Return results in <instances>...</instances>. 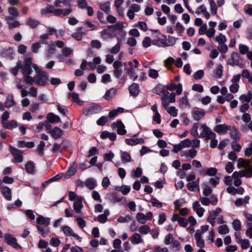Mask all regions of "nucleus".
Here are the masks:
<instances>
[{
    "label": "nucleus",
    "instance_id": "f257e3e1",
    "mask_svg": "<svg viewBox=\"0 0 252 252\" xmlns=\"http://www.w3.org/2000/svg\"><path fill=\"white\" fill-rule=\"evenodd\" d=\"M35 63H32V58L31 57H27L24 59L23 63L21 61H18L17 62V66L21 70L23 75L24 82L26 84L31 83L32 81V77L30 75L32 72V67L33 65Z\"/></svg>",
    "mask_w": 252,
    "mask_h": 252
},
{
    "label": "nucleus",
    "instance_id": "f03ea898",
    "mask_svg": "<svg viewBox=\"0 0 252 252\" xmlns=\"http://www.w3.org/2000/svg\"><path fill=\"white\" fill-rule=\"evenodd\" d=\"M191 134L194 137L205 138L206 139H211L215 135V133L205 124L199 126L198 123H195L193 125L190 130Z\"/></svg>",
    "mask_w": 252,
    "mask_h": 252
},
{
    "label": "nucleus",
    "instance_id": "7ed1b4c3",
    "mask_svg": "<svg viewBox=\"0 0 252 252\" xmlns=\"http://www.w3.org/2000/svg\"><path fill=\"white\" fill-rule=\"evenodd\" d=\"M33 68L34 69L36 75L34 77H32V82L29 83V85H32L35 83L36 85L40 86H45L48 84L49 81L48 73L43 71L36 64L33 65Z\"/></svg>",
    "mask_w": 252,
    "mask_h": 252
},
{
    "label": "nucleus",
    "instance_id": "20e7f679",
    "mask_svg": "<svg viewBox=\"0 0 252 252\" xmlns=\"http://www.w3.org/2000/svg\"><path fill=\"white\" fill-rule=\"evenodd\" d=\"M102 110L101 107L95 104L86 106L83 110V114L87 116L97 114Z\"/></svg>",
    "mask_w": 252,
    "mask_h": 252
},
{
    "label": "nucleus",
    "instance_id": "39448f33",
    "mask_svg": "<svg viewBox=\"0 0 252 252\" xmlns=\"http://www.w3.org/2000/svg\"><path fill=\"white\" fill-rule=\"evenodd\" d=\"M168 92H164V94L161 97L162 105L163 108H166L169 105V103H173L175 101V94L171 93L169 96H168Z\"/></svg>",
    "mask_w": 252,
    "mask_h": 252
},
{
    "label": "nucleus",
    "instance_id": "423d86ee",
    "mask_svg": "<svg viewBox=\"0 0 252 252\" xmlns=\"http://www.w3.org/2000/svg\"><path fill=\"white\" fill-rule=\"evenodd\" d=\"M111 127L113 129L117 128V132L119 135H124L126 133V130L125 128V126L121 121L113 122L111 124Z\"/></svg>",
    "mask_w": 252,
    "mask_h": 252
},
{
    "label": "nucleus",
    "instance_id": "0eeeda50",
    "mask_svg": "<svg viewBox=\"0 0 252 252\" xmlns=\"http://www.w3.org/2000/svg\"><path fill=\"white\" fill-rule=\"evenodd\" d=\"M9 149L12 154L16 162H22L23 160V152L21 150L16 149L11 145L9 146Z\"/></svg>",
    "mask_w": 252,
    "mask_h": 252
},
{
    "label": "nucleus",
    "instance_id": "6e6552de",
    "mask_svg": "<svg viewBox=\"0 0 252 252\" xmlns=\"http://www.w3.org/2000/svg\"><path fill=\"white\" fill-rule=\"evenodd\" d=\"M4 20L7 25L8 28L10 30L19 28L21 26L20 22L16 20L13 17L5 16Z\"/></svg>",
    "mask_w": 252,
    "mask_h": 252
},
{
    "label": "nucleus",
    "instance_id": "1a4fd4ad",
    "mask_svg": "<svg viewBox=\"0 0 252 252\" xmlns=\"http://www.w3.org/2000/svg\"><path fill=\"white\" fill-rule=\"evenodd\" d=\"M153 217L152 212H149L145 215L142 213H138L136 214L137 220L141 224H144L147 220H151Z\"/></svg>",
    "mask_w": 252,
    "mask_h": 252
},
{
    "label": "nucleus",
    "instance_id": "9d476101",
    "mask_svg": "<svg viewBox=\"0 0 252 252\" xmlns=\"http://www.w3.org/2000/svg\"><path fill=\"white\" fill-rule=\"evenodd\" d=\"M68 198L70 201H74L73 204L74 211L76 213H79V198L77 194L74 192L70 191L68 192Z\"/></svg>",
    "mask_w": 252,
    "mask_h": 252
},
{
    "label": "nucleus",
    "instance_id": "9b49d317",
    "mask_svg": "<svg viewBox=\"0 0 252 252\" xmlns=\"http://www.w3.org/2000/svg\"><path fill=\"white\" fill-rule=\"evenodd\" d=\"M205 115V111L202 109L194 108L191 112V116L194 120L198 121Z\"/></svg>",
    "mask_w": 252,
    "mask_h": 252
},
{
    "label": "nucleus",
    "instance_id": "f8f14e48",
    "mask_svg": "<svg viewBox=\"0 0 252 252\" xmlns=\"http://www.w3.org/2000/svg\"><path fill=\"white\" fill-rule=\"evenodd\" d=\"M197 153V151L193 148L188 150H184L180 152L181 157H184L187 159H191L194 158Z\"/></svg>",
    "mask_w": 252,
    "mask_h": 252
},
{
    "label": "nucleus",
    "instance_id": "ddd939ff",
    "mask_svg": "<svg viewBox=\"0 0 252 252\" xmlns=\"http://www.w3.org/2000/svg\"><path fill=\"white\" fill-rule=\"evenodd\" d=\"M192 209L199 217H202L205 212V209L201 206L199 202L197 201L192 203Z\"/></svg>",
    "mask_w": 252,
    "mask_h": 252
},
{
    "label": "nucleus",
    "instance_id": "4468645a",
    "mask_svg": "<svg viewBox=\"0 0 252 252\" xmlns=\"http://www.w3.org/2000/svg\"><path fill=\"white\" fill-rule=\"evenodd\" d=\"M230 126L224 124H220L216 126L214 130L218 133L225 134L230 129Z\"/></svg>",
    "mask_w": 252,
    "mask_h": 252
},
{
    "label": "nucleus",
    "instance_id": "2eb2a0df",
    "mask_svg": "<svg viewBox=\"0 0 252 252\" xmlns=\"http://www.w3.org/2000/svg\"><path fill=\"white\" fill-rule=\"evenodd\" d=\"M5 241L9 245L12 246L14 248L20 247L17 243V240L15 238L13 237L11 235L7 234L4 235Z\"/></svg>",
    "mask_w": 252,
    "mask_h": 252
},
{
    "label": "nucleus",
    "instance_id": "dca6fc26",
    "mask_svg": "<svg viewBox=\"0 0 252 252\" xmlns=\"http://www.w3.org/2000/svg\"><path fill=\"white\" fill-rule=\"evenodd\" d=\"M130 240L132 244L137 245L144 242L141 236L138 233H134L130 238Z\"/></svg>",
    "mask_w": 252,
    "mask_h": 252
},
{
    "label": "nucleus",
    "instance_id": "f3484780",
    "mask_svg": "<svg viewBox=\"0 0 252 252\" xmlns=\"http://www.w3.org/2000/svg\"><path fill=\"white\" fill-rule=\"evenodd\" d=\"M36 222L40 225H43L47 227L50 223V219L48 217H44L43 216H40L36 218Z\"/></svg>",
    "mask_w": 252,
    "mask_h": 252
},
{
    "label": "nucleus",
    "instance_id": "a211bd4d",
    "mask_svg": "<svg viewBox=\"0 0 252 252\" xmlns=\"http://www.w3.org/2000/svg\"><path fill=\"white\" fill-rule=\"evenodd\" d=\"M120 158L123 163H129L132 161L130 154L126 151L120 152Z\"/></svg>",
    "mask_w": 252,
    "mask_h": 252
},
{
    "label": "nucleus",
    "instance_id": "6ab92c4d",
    "mask_svg": "<svg viewBox=\"0 0 252 252\" xmlns=\"http://www.w3.org/2000/svg\"><path fill=\"white\" fill-rule=\"evenodd\" d=\"M77 163H73L67 172L64 174V178L68 179L73 175L77 170Z\"/></svg>",
    "mask_w": 252,
    "mask_h": 252
},
{
    "label": "nucleus",
    "instance_id": "aec40b11",
    "mask_svg": "<svg viewBox=\"0 0 252 252\" xmlns=\"http://www.w3.org/2000/svg\"><path fill=\"white\" fill-rule=\"evenodd\" d=\"M125 142L128 145L133 146L142 144L144 143V140L143 138H127L126 139Z\"/></svg>",
    "mask_w": 252,
    "mask_h": 252
},
{
    "label": "nucleus",
    "instance_id": "412c9836",
    "mask_svg": "<svg viewBox=\"0 0 252 252\" xmlns=\"http://www.w3.org/2000/svg\"><path fill=\"white\" fill-rule=\"evenodd\" d=\"M16 102L14 100L13 95H8L6 97V99L4 102V107L7 108L15 106Z\"/></svg>",
    "mask_w": 252,
    "mask_h": 252
},
{
    "label": "nucleus",
    "instance_id": "4be33fe9",
    "mask_svg": "<svg viewBox=\"0 0 252 252\" xmlns=\"http://www.w3.org/2000/svg\"><path fill=\"white\" fill-rule=\"evenodd\" d=\"M1 192L6 200H11L12 199L11 190L9 188L7 187H2Z\"/></svg>",
    "mask_w": 252,
    "mask_h": 252
},
{
    "label": "nucleus",
    "instance_id": "5701e85b",
    "mask_svg": "<svg viewBox=\"0 0 252 252\" xmlns=\"http://www.w3.org/2000/svg\"><path fill=\"white\" fill-rule=\"evenodd\" d=\"M25 24L31 28L34 29L40 25V22L38 20L29 18L26 20Z\"/></svg>",
    "mask_w": 252,
    "mask_h": 252
},
{
    "label": "nucleus",
    "instance_id": "b1692460",
    "mask_svg": "<svg viewBox=\"0 0 252 252\" xmlns=\"http://www.w3.org/2000/svg\"><path fill=\"white\" fill-rule=\"evenodd\" d=\"M229 130L230 131V135L232 138L235 141L239 140L240 134L234 126H230V129H229Z\"/></svg>",
    "mask_w": 252,
    "mask_h": 252
},
{
    "label": "nucleus",
    "instance_id": "393cba45",
    "mask_svg": "<svg viewBox=\"0 0 252 252\" xmlns=\"http://www.w3.org/2000/svg\"><path fill=\"white\" fill-rule=\"evenodd\" d=\"M240 177H246L247 178H251L252 177V166L248 167L246 170H242L239 172Z\"/></svg>",
    "mask_w": 252,
    "mask_h": 252
},
{
    "label": "nucleus",
    "instance_id": "a878e982",
    "mask_svg": "<svg viewBox=\"0 0 252 252\" xmlns=\"http://www.w3.org/2000/svg\"><path fill=\"white\" fill-rule=\"evenodd\" d=\"M86 7L87 13L89 16H91L94 14V10L91 6H87V2L85 0H80V8H84Z\"/></svg>",
    "mask_w": 252,
    "mask_h": 252
},
{
    "label": "nucleus",
    "instance_id": "bb28decb",
    "mask_svg": "<svg viewBox=\"0 0 252 252\" xmlns=\"http://www.w3.org/2000/svg\"><path fill=\"white\" fill-rule=\"evenodd\" d=\"M129 94L133 96L137 95L139 93V86L137 84L133 83L129 87Z\"/></svg>",
    "mask_w": 252,
    "mask_h": 252
},
{
    "label": "nucleus",
    "instance_id": "cd10ccee",
    "mask_svg": "<svg viewBox=\"0 0 252 252\" xmlns=\"http://www.w3.org/2000/svg\"><path fill=\"white\" fill-rule=\"evenodd\" d=\"M3 126L8 129H12L14 128L17 127L18 124L15 120H11L10 121L3 122Z\"/></svg>",
    "mask_w": 252,
    "mask_h": 252
},
{
    "label": "nucleus",
    "instance_id": "c85d7f7f",
    "mask_svg": "<svg viewBox=\"0 0 252 252\" xmlns=\"http://www.w3.org/2000/svg\"><path fill=\"white\" fill-rule=\"evenodd\" d=\"M50 134L54 138L58 139L62 136L63 134V131L61 128L58 127H55L52 129Z\"/></svg>",
    "mask_w": 252,
    "mask_h": 252
},
{
    "label": "nucleus",
    "instance_id": "c756f323",
    "mask_svg": "<svg viewBox=\"0 0 252 252\" xmlns=\"http://www.w3.org/2000/svg\"><path fill=\"white\" fill-rule=\"evenodd\" d=\"M47 119L49 122L51 123H57L60 122V118L54 114L53 113H49L47 116Z\"/></svg>",
    "mask_w": 252,
    "mask_h": 252
},
{
    "label": "nucleus",
    "instance_id": "7c9ffc66",
    "mask_svg": "<svg viewBox=\"0 0 252 252\" xmlns=\"http://www.w3.org/2000/svg\"><path fill=\"white\" fill-rule=\"evenodd\" d=\"M110 2L109 1L105 2H99V6L100 9L106 13H109L110 11Z\"/></svg>",
    "mask_w": 252,
    "mask_h": 252
},
{
    "label": "nucleus",
    "instance_id": "2f4dec72",
    "mask_svg": "<svg viewBox=\"0 0 252 252\" xmlns=\"http://www.w3.org/2000/svg\"><path fill=\"white\" fill-rule=\"evenodd\" d=\"M124 28L122 22L119 21L114 25H111L108 27V29L112 32L121 30Z\"/></svg>",
    "mask_w": 252,
    "mask_h": 252
},
{
    "label": "nucleus",
    "instance_id": "473e14b6",
    "mask_svg": "<svg viewBox=\"0 0 252 252\" xmlns=\"http://www.w3.org/2000/svg\"><path fill=\"white\" fill-rule=\"evenodd\" d=\"M64 234L66 236H71L73 237L77 238L78 235L73 232L72 229L69 226H64L62 228Z\"/></svg>",
    "mask_w": 252,
    "mask_h": 252
},
{
    "label": "nucleus",
    "instance_id": "72a5a7b5",
    "mask_svg": "<svg viewBox=\"0 0 252 252\" xmlns=\"http://www.w3.org/2000/svg\"><path fill=\"white\" fill-rule=\"evenodd\" d=\"M56 47L55 45L52 43L48 45V48L46 50V56L47 58L50 57L53 55L55 52Z\"/></svg>",
    "mask_w": 252,
    "mask_h": 252
},
{
    "label": "nucleus",
    "instance_id": "f704fd0d",
    "mask_svg": "<svg viewBox=\"0 0 252 252\" xmlns=\"http://www.w3.org/2000/svg\"><path fill=\"white\" fill-rule=\"evenodd\" d=\"M194 237L196 241V245L200 248L204 247V241L201 238V234L196 233L194 234Z\"/></svg>",
    "mask_w": 252,
    "mask_h": 252
},
{
    "label": "nucleus",
    "instance_id": "c9c22d12",
    "mask_svg": "<svg viewBox=\"0 0 252 252\" xmlns=\"http://www.w3.org/2000/svg\"><path fill=\"white\" fill-rule=\"evenodd\" d=\"M84 184L90 189H94L96 186V181L93 178L87 179L84 183Z\"/></svg>",
    "mask_w": 252,
    "mask_h": 252
},
{
    "label": "nucleus",
    "instance_id": "e433bc0d",
    "mask_svg": "<svg viewBox=\"0 0 252 252\" xmlns=\"http://www.w3.org/2000/svg\"><path fill=\"white\" fill-rule=\"evenodd\" d=\"M35 164L32 161H29L25 164V169L27 172L32 174L34 172Z\"/></svg>",
    "mask_w": 252,
    "mask_h": 252
},
{
    "label": "nucleus",
    "instance_id": "4c0bfd02",
    "mask_svg": "<svg viewBox=\"0 0 252 252\" xmlns=\"http://www.w3.org/2000/svg\"><path fill=\"white\" fill-rule=\"evenodd\" d=\"M36 227L38 231L40 233L41 236L43 237H45L47 236V235L49 233L50 230L49 229L46 227V228L41 226L40 225H37Z\"/></svg>",
    "mask_w": 252,
    "mask_h": 252
},
{
    "label": "nucleus",
    "instance_id": "58836bf2",
    "mask_svg": "<svg viewBox=\"0 0 252 252\" xmlns=\"http://www.w3.org/2000/svg\"><path fill=\"white\" fill-rule=\"evenodd\" d=\"M222 210L220 208H217L215 210H212L207 219L215 220L216 217L221 212Z\"/></svg>",
    "mask_w": 252,
    "mask_h": 252
},
{
    "label": "nucleus",
    "instance_id": "ea45409f",
    "mask_svg": "<svg viewBox=\"0 0 252 252\" xmlns=\"http://www.w3.org/2000/svg\"><path fill=\"white\" fill-rule=\"evenodd\" d=\"M152 44L153 45H155L158 47H161L168 46V44L167 43L166 41L164 39H153L152 40Z\"/></svg>",
    "mask_w": 252,
    "mask_h": 252
},
{
    "label": "nucleus",
    "instance_id": "a19ab883",
    "mask_svg": "<svg viewBox=\"0 0 252 252\" xmlns=\"http://www.w3.org/2000/svg\"><path fill=\"white\" fill-rule=\"evenodd\" d=\"M117 93V90L114 88H111L106 91L105 94L103 96V98L106 100L109 99L111 97L114 96Z\"/></svg>",
    "mask_w": 252,
    "mask_h": 252
},
{
    "label": "nucleus",
    "instance_id": "79ce46f5",
    "mask_svg": "<svg viewBox=\"0 0 252 252\" xmlns=\"http://www.w3.org/2000/svg\"><path fill=\"white\" fill-rule=\"evenodd\" d=\"M250 162V160H246L242 158H240L238 160L237 167L239 168H245L249 164Z\"/></svg>",
    "mask_w": 252,
    "mask_h": 252
},
{
    "label": "nucleus",
    "instance_id": "37998d69",
    "mask_svg": "<svg viewBox=\"0 0 252 252\" xmlns=\"http://www.w3.org/2000/svg\"><path fill=\"white\" fill-rule=\"evenodd\" d=\"M47 41H41V42H36L32 44L31 47V50L32 52L37 53L38 51V49L41 47L42 44H46Z\"/></svg>",
    "mask_w": 252,
    "mask_h": 252
},
{
    "label": "nucleus",
    "instance_id": "c03bdc74",
    "mask_svg": "<svg viewBox=\"0 0 252 252\" xmlns=\"http://www.w3.org/2000/svg\"><path fill=\"white\" fill-rule=\"evenodd\" d=\"M239 99L241 101L250 102L252 99V93L251 92H249L247 95L242 94L239 96Z\"/></svg>",
    "mask_w": 252,
    "mask_h": 252
},
{
    "label": "nucleus",
    "instance_id": "a18cd8bd",
    "mask_svg": "<svg viewBox=\"0 0 252 252\" xmlns=\"http://www.w3.org/2000/svg\"><path fill=\"white\" fill-rule=\"evenodd\" d=\"M8 12L10 15L9 17H13L16 18L19 16V13L17 9L13 7H10L8 8Z\"/></svg>",
    "mask_w": 252,
    "mask_h": 252
},
{
    "label": "nucleus",
    "instance_id": "49530a36",
    "mask_svg": "<svg viewBox=\"0 0 252 252\" xmlns=\"http://www.w3.org/2000/svg\"><path fill=\"white\" fill-rule=\"evenodd\" d=\"M242 76L243 78H247L249 83L252 84V75L250 74V71L248 69H245L243 70Z\"/></svg>",
    "mask_w": 252,
    "mask_h": 252
},
{
    "label": "nucleus",
    "instance_id": "de8ad7c7",
    "mask_svg": "<svg viewBox=\"0 0 252 252\" xmlns=\"http://www.w3.org/2000/svg\"><path fill=\"white\" fill-rule=\"evenodd\" d=\"M150 231V227L147 225H141L139 227L138 231L142 235H146Z\"/></svg>",
    "mask_w": 252,
    "mask_h": 252
},
{
    "label": "nucleus",
    "instance_id": "09e8293b",
    "mask_svg": "<svg viewBox=\"0 0 252 252\" xmlns=\"http://www.w3.org/2000/svg\"><path fill=\"white\" fill-rule=\"evenodd\" d=\"M124 0H115V6L117 9V11L119 14H122L124 10L121 7V5L123 4Z\"/></svg>",
    "mask_w": 252,
    "mask_h": 252
},
{
    "label": "nucleus",
    "instance_id": "8fccbe9b",
    "mask_svg": "<svg viewBox=\"0 0 252 252\" xmlns=\"http://www.w3.org/2000/svg\"><path fill=\"white\" fill-rule=\"evenodd\" d=\"M229 232V229L227 225L226 224L220 225L218 227V232L220 234H227Z\"/></svg>",
    "mask_w": 252,
    "mask_h": 252
},
{
    "label": "nucleus",
    "instance_id": "3c124183",
    "mask_svg": "<svg viewBox=\"0 0 252 252\" xmlns=\"http://www.w3.org/2000/svg\"><path fill=\"white\" fill-rule=\"evenodd\" d=\"M166 110L167 112L173 117H176L178 114V110L174 106L164 108Z\"/></svg>",
    "mask_w": 252,
    "mask_h": 252
},
{
    "label": "nucleus",
    "instance_id": "603ef678",
    "mask_svg": "<svg viewBox=\"0 0 252 252\" xmlns=\"http://www.w3.org/2000/svg\"><path fill=\"white\" fill-rule=\"evenodd\" d=\"M217 172V169L214 167H210L204 170V174L210 176H215Z\"/></svg>",
    "mask_w": 252,
    "mask_h": 252
},
{
    "label": "nucleus",
    "instance_id": "864d4df0",
    "mask_svg": "<svg viewBox=\"0 0 252 252\" xmlns=\"http://www.w3.org/2000/svg\"><path fill=\"white\" fill-rule=\"evenodd\" d=\"M211 11L213 15H216L217 13V6L214 0H209Z\"/></svg>",
    "mask_w": 252,
    "mask_h": 252
},
{
    "label": "nucleus",
    "instance_id": "5fc2aeb1",
    "mask_svg": "<svg viewBox=\"0 0 252 252\" xmlns=\"http://www.w3.org/2000/svg\"><path fill=\"white\" fill-rule=\"evenodd\" d=\"M101 37L104 40H107L109 39L112 38L113 37V35L112 33L108 32L107 30H104L102 31L101 33Z\"/></svg>",
    "mask_w": 252,
    "mask_h": 252
},
{
    "label": "nucleus",
    "instance_id": "6e6d98bb",
    "mask_svg": "<svg viewBox=\"0 0 252 252\" xmlns=\"http://www.w3.org/2000/svg\"><path fill=\"white\" fill-rule=\"evenodd\" d=\"M232 226L233 229L239 231L241 230V223L239 220L236 219L232 222Z\"/></svg>",
    "mask_w": 252,
    "mask_h": 252
},
{
    "label": "nucleus",
    "instance_id": "4d7b16f0",
    "mask_svg": "<svg viewBox=\"0 0 252 252\" xmlns=\"http://www.w3.org/2000/svg\"><path fill=\"white\" fill-rule=\"evenodd\" d=\"M66 97L68 99H71L74 102H77L79 101L78 95L76 93H68L66 95Z\"/></svg>",
    "mask_w": 252,
    "mask_h": 252
},
{
    "label": "nucleus",
    "instance_id": "13d9d810",
    "mask_svg": "<svg viewBox=\"0 0 252 252\" xmlns=\"http://www.w3.org/2000/svg\"><path fill=\"white\" fill-rule=\"evenodd\" d=\"M121 44L120 42L117 43L115 46L112 47L109 51L111 54H116L118 53L121 49Z\"/></svg>",
    "mask_w": 252,
    "mask_h": 252
},
{
    "label": "nucleus",
    "instance_id": "bf43d9fd",
    "mask_svg": "<svg viewBox=\"0 0 252 252\" xmlns=\"http://www.w3.org/2000/svg\"><path fill=\"white\" fill-rule=\"evenodd\" d=\"M174 63H175L174 59L173 58L170 57H168L164 62V66L168 68H170L171 65H172Z\"/></svg>",
    "mask_w": 252,
    "mask_h": 252
},
{
    "label": "nucleus",
    "instance_id": "052dcab7",
    "mask_svg": "<svg viewBox=\"0 0 252 252\" xmlns=\"http://www.w3.org/2000/svg\"><path fill=\"white\" fill-rule=\"evenodd\" d=\"M187 188L190 191H194L196 188L199 187L198 184L196 181L192 182L187 184Z\"/></svg>",
    "mask_w": 252,
    "mask_h": 252
},
{
    "label": "nucleus",
    "instance_id": "680f3d73",
    "mask_svg": "<svg viewBox=\"0 0 252 252\" xmlns=\"http://www.w3.org/2000/svg\"><path fill=\"white\" fill-rule=\"evenodd\" d=\"M149 76L153 79H157L158 77V73L157 70L154 69H150L148 70Z\"/></svg>",
    "mask_w": 252,
    "mask_h": 252
},
{
    "label": "nucleus",
    "instance_id": "e2e57ef3",
    "mask_svg": "<svg viewBox=\"0 0 252 252\" xmlns=\"http://www.w3.org/2000/svg\"><path fill=\"white\" fill-rule=\"evenodd\" d=\"M45 146V143L44 141H41L37 146V153L38 155L42 156L43 155V149Z\"/></svg>",
    "mask_w": 252,
    "mask_h": 252
},
{
    "label": "nucleus",
    "instance_id": "0e129e2a",
    "mask_svg": "<svg viewBox=\"0 0 252 252\" xmlns=\"http://www.w3.org/2000/svg\"><path fill=\"white\" fill-rule=\"evenodd\" d=\"M216 40L220 44H223L226 41V38L225 36V35H223L222 33H220L218 36H217L216 37Z\"/></svg>",
    "mask_w": 252,
    "mask_h": 252
},
{
    "label": "nucleus",
    "instance_id": "69168bd1",
    "mask_svg": "<svg viewBox=\"0 0 252 252\" xmlns=\"http://www.w3.org/2000/svg\"><path fill=\"white\" fill-rule=\"evenodd\" d=\"M174 240V238L172 234H169L166 235L164 239V242L166 245H169L172 244Z\"/></svg>",
    "mask_w": 252,
    "mask_h": 252
},
{
    "label": "nucleus",
    "instance_id": "338daca9",
    "mask_svg": "<svg viewBox=\"0 0 252 252\" xmlns=\"http://www.w3.org/2000/svg\"><path fill=\"white\" fill-rule=\"evenodd\" d=\"M97 154H98V149L95 147H92L88 152L87 157H91Z\"/></svg>",
    "mask_w": 252,
    "mask_h": 252
},
{
    "label": "nucleus",
    "instance_id": "774afa93",
    "mask_svg": "<svg viewBox=\"0 0 252 252\" xmlns=\"http://www.w3.org/2000/svg\"><path fill=\"white\" fill-rule=\"evenodd\" d=\"M247 225L248 229L246 231V234L247 236L250 238H252V222H248Z\"/></svg>",
    "mask_w": 252,
    "mask_h": 252
}]
</instances>
